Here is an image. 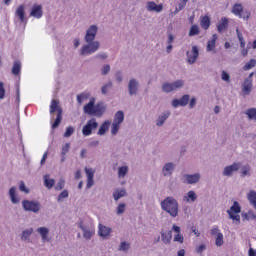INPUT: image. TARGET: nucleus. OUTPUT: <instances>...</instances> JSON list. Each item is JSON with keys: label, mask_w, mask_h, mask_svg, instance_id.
Masks as SVG:
<instances>
[{"label": "nucleus", "mask_w": 256, "mask_h": 256, "mask_svg": "<svg viewBox=\"0 0 256 256\" xmlns=\"http://www.w3.org/2000/svg\"><path fill=\"white\" fill-rule=\"evenodd\" d=\"M99 31V27L97 25H91L87 30L84 36V44L80 49V55L82 57H87V55H93V53H97L101 48V42L96 41L97 32Z\"/></svg>", "instance_id": "f257e3e1"}, {"label": "nucleus", "mask_w": 256, "mask_h": 256, "mask_svg": "<svg viewBox=\"0 0 256 256\" xmlns=\"http://www.w3.org/2000/svg\"><path fill=\"white\" fill-rule=\"evenodd\" d=\"M160 207L162 211H165L172 219L179 217V202L173 196H168L162 200Z\"/></svg>", "instance_id": "f03ea898"}, {"label": "nucleus", "mask_w": 256, "mask_h": 256, "mask_svg": "<svg viewBox=\"0 0 256 256\" xmlns=\"http://www.w3.org/2000/svg\"><path fill=\"white\" fill-rule=\"evenodd\" d=\"M57 111V117L52 124V129H57L59 125H61V121L63 120V109L59 106V100H52L50 105V113L53 115Z\"/></svg>", "instance_id": "7ed1b4c3"}, {"label": "nucleus", "mask_w": 256, "mask_h": 256, "mask_svg": "<svg viewBox=\"0 0 256 256\" xmlns=\"http://www.w3.org/2000/svg\"><path fill=\"white\" fill-rule=\"evenodd\" d=\"M183 87H185V81L183 80H176L172 83L165 82L162 84V91L163 93H171L177 91V89H183Z\"/></svg>", "instance_id": "20e7f679"}, {"label": "nucleus", "mask_w": 256, "mask_h": 256, "mask_svg": "<svg viewBox=\"0 0 256 256\" xmlns=\"http://www.w3.org/2000/svg\"><path fill=\"white\" fill-rule=\"evenodd\" d=\"M22 208L25 211H30L31 213H39V211H41V203L35 200H23Z\"/></svg>", "instance_id": "39448f33"}, {"label": "nucleus", "mask_w": 256, "mask_h": 256, "mask_svg": "<svg viewBox=\"0 0 256 256\" xmlns=\"http://www.w3.org/2000/svg\"><path fill=\"white\" fill-rule=\"evenodd\" d=\"M232 13L233 15H236V17H239V19H244V21H249L251 17V12L245 11V14L243 16V4L241 3H236L232 7Z\"/></svg>", "instance_id": "423d86ee"}, {"label": "nucleus", "mask_w": 256, "mask_h": 256, "mask_svg": "<svg viewBox=\"0 0 256 256\" xmlns=\"http://www.w3.org/2000/svg\"><path fill=\"white\" fill-rule=\"evenodd\" d=\"M99 127V123L97 122V119L92 118L87 121L86 125L82 128V134L84 137H89Z\"/></svg>", "instance_id": "0eeeda50"}, {"label": "nucleus", "mask_w": 256, "mask_h": 256, "mask_svg": "<svg viewBox=\"0 0 256 256\" xmlns=\"http://www.w3.org/2000/svg\"><path fill=\"white\" fill-rule=\"evenodd\" d=\"M201 181V174L195 173V174H184L182 176V183L186 185H196V183H199Z\"/></svg>", "instance_id": "6e6552de"}, {"label": "nucleus", "mask_w": 256, "mask_h": 256, "mask_svg": "<svg viewBox=\"0 0 256 256\" xmlns=\"http://www.w3.org/2000/svg\"><path fill=\"white\" fill-rule=\"evenodd\" d=\"M139 93V80L135 78H131L128 82V95L133 97V95H137Z\"/></svg>", "instance_id": "1a4fd4ad"}, {"label": "nucleus", "mask_w": 256, "mask_h": 256, "mask_svg": "<svg viewBox=\"0 0 256 256\" xmlns=\"http://www.w3.org/2000/svg\"><path fill=\"white\" fill-rule=\"evenodd\" d=\"M186 57H187V63H189V65H193L199 58V47L192 46V51L191 52L187 51Z\"/></svg>", "instance_id": "9d476101"}, {"label": "nucleus", "mask_w": 256, "mask_h": 256, "mask_svg": "<svg viewBox=\"0 0 256 256\" xmlns=\"http://www.w3.org/2000/svg\"><path fill=\"white\" fill-rule=\"evenodd\" d=\"M190 99L191 96L189 94H185L180 99H174L172 101V107H174V109H177V107H187Z\"/></svg>", "instance_id": "9b49d317"}, {"label": "nucleus", "mask_w": 256, "mask_h": 256, "mask_svg": "<svg viewBox=\"0 0 256 256\" xmlns=\"http://www.w3.org/2000/svg\"><path fill=\"white\" fill-rule=\"evenodd\" d=\"M79 227L83 233L84 239H86V241H91V238L93 235H95V228H88L87 226L83 225V222L79 223Z\"/></svg>", "instance_id": "f8f14e48"}, {"label": "nucleus", "mask_w": 256, "mask_h": 256, "mask_svg": "<svg viewBox=\"0 0 256 256\" xmlns=\"http://www.w3.org/2000/svg\"><path fill=\"white\" fill-rule=\"evenodd\" d=\"M30 17H34V19H41L43 17V6L41 4H33Z\"/></svg>", "instance_id": "ddd939ff"}, {"label": "nucleus", "mask_w": 256, "mask_h": 256, "mask_svg": "<svg viewBox=\"0 0 256 256\" xmlns=\"http://www.w3.org/2000/svg\"><path fill=\"white\" fill-rule=\"evenodd\" d=\"M241 164L240 163H233L230 166H226L222 172V175L224 177H231L233 176V173H235V171H237L238 169H240Z\"/></svg>", "instance_id": "4468645a"}, {"label": "nucleus", "mask_w": 256, "mask_h": 256, "mask_svg": "<svg viewBox=\"0 0 256 256\" xmlns=\"http://www.w3.org/2000/svg\"><path fill=\"white\" fill-rule=\"evenodd\" d=\"M105 111H107V106H105V103L99 102L96 105L94 104V117H103Z\"/></svg>", "instance_id": "2eb2a0df"}, {"label": "nucleus", "mask_w": 256, "mask_h": 256, "mask_svg": "<svg viewBox=\"0 0 256 256\" xmlns=\"http://www.w3.org/2000/svg\"><path fill=\"white\" fill-rule=\"evenodd\" d=\"M174 171H175V164L173 162H168L164 164L162 168V175L163 177H171Z\"/></svg>", "instance_id": "dca6fc26"}, {"label": "nucleus", "mask_w": 256, "mask_h": 256, "mask_svg": "<svg viewBox=\"0 0 256 256\" xmlns=\"http://www.w3.org/2000/svg\"><path fill=\"white\" fill-rule=\"evenodd\" d=\"M146 9L147 11L153 12L154 13H161V11H163V4H158L153 2V1H149L146 4Z\"/></svg>", "instance_id": "f3484780"}, {"label": "nucleus", "mask_w": 256, "mask_h": 256, "mask_svg": "<svg viewBox=\"0 0 256 256\" xmlns=\"http://www.w3.org/2000/svg\"><path fill=\"white\" fill-rule=\"evenodd\" d=\"M170 116H171L170 111L162 112L156 120V127H163V125H165V121H167V119H169Z\"/></svg>", "instance_id": "a211bd4d"}, {"label": "nucleus", "mask_w": 256, "mask_h": 256, "mask_svg": "<svg viewBox=\"0 0 256 256\" xmlns=\"http://www.w3.org/2000/svg\"><path fill=\"white\" fill-rule=\"evenodd\" d=\"M251 89H253V80L245 79L242 84V92L244 95H249L251 93Z\"/></svg>", "instance_id": "6ab92c4d"}, {"label": "nucleus", "mask_w": 256, "mask_h": 256, "mask_svg": "<svg viewBox=\"0 0 256 256\" xmlns=\"http://www.w3.org/2000/svg\"><path fill=\"white\" fill-rule=\"evenodd\" d=\"M9 197H10L11 203H13V205H18V203H21V199H19V197H17V188L11 187L9 189Z\"/></svg>", "instance_id": "aec40b11"}, {"label": "nucleus", "mask_w": 256, "mask_h": 256, "mask_svg": "<svg viewBox=\"0 0 256 256\" xmlns=\"http://www.w3.org/2000/svg\"><path fill=\"white\" fill-rule=\"evenodd\" d=\"M98 235L100 237H103L104 239H105V237H109V235H111V228H109L103 224H99Z\"/></svg>", "instance_id": "412c9836"}, {"label": "nucleus", "mask_w": 256, "mask_h": 256, "mask_svg": "<svg viewBox=\"0 0 256 256\" xmlns=\"http://www.w3.org/2000/svg\"><path fill=\"white\" fill-rule=\"evenodd\" d=\"M184 203H195L197 201V193L195 191L190 190L187 192L185 196H183Z\"/></svg>", "instance_id": "4be33fe9"}, {"label": "nucleus", "mask_w": 256, "mask_h": 256, "mask_svg": "<svg viewBox=\"0 0 256 256\" xmlns=\"http://www.w3.org/2000/svg\"><path fill=\"white\" fill-rule=\"evenodd\" d=\"M172 239H173V232L171 230L166 232H163V231L161 232V241L165 245H170Z\"/></svg>", "instance_id": "5701e85b"}, {"label": "nucleus", "mask_w": 256, "mask_h": 256, "mask_svg": "<svg viewBox=\"0 0 256 256\" xmlns=\"http://www.w3.org/2000/svg\"><path fill=\"white\" fill-rule=\"evenodd\" d=\"M215 43H217V34H213L212 39L207 42L206 51L208 53H211V51L217 53V51H215Z\"/></svg>", "instance_id": "b1692460"}, {"label": "nucleus", "mask_w": 256, "mask_h": 256, "mask_svg": "<svg viewBox=\"0 0 256 256\" xmlns=\"http://www.w3.org/2000/svg\"><path fill=\"white\" fill-rule=\"evenodd\" d=\"M123 197H127V190L125 188L116 189L113 192L114 201H119V199H123Z\"/></svg>", "instance_id": "393cba45"}, {"label": "nucleus", "mask_w": 256, "mask_h": 256, "mask_svg": "<svg viewBox=\"0 0 256 256\" xmlns=\"http://www.w3.org/2000/svg\"><path fill=\"white\" fill-rule=\"evenodd\" d=\"M94 110H95V99H92L89 101L88 104L84 106V113L87 115L94 116Z\"/></svg>", "instance_id": "a878e982"}, {"label": "nucleus", "mask_w": 256, "mask_h": 256, "mask_svg": "<svg viewBox=\"0 0 256 256\" xmlns=\"http://www.w3.org/2000/svg\"><path fill=\"white\" fill-rule=\"evenodd\" d=\"M229 27V20L225 17L221 18V22L217 24V31L218 33H223L225 29Z\"/></svg>", "instance_id": "bb28decb"}, {"label": "nucleus", "mask_w": 256, "mask_h": 256, "mask_svg": "<svg viewBox=\"0 0 256 256\" xmlns=\"http://www.w3.org/2000/svg\"><path fill=\"white\" fill-rule=\"evenodd\" d=\"M37 233H39L42 237V241H51L47 236L49 235V228L47 227H39L37 228Z\"/></svg>", "instance_id": "cd10ccee"}, {"label": "nucleus", "mask_w": 256, "mask_h": 256, "mask_svg": "<svg viewBox=\"0 0 256 256\" xmlns=\"http://www.w3.org/2000/svg\"><path fill=\"white\" fill-rule=\"evenodd\" d=\"M123 121H125V113H123V111L119 110L114 115L113 123H115L117 125H121V123H123Z\"/></svg>", "instance_id": "c85d7f7f"}, {"label": "nucleus", "mask_w": 256, "mask_h": 256, "mask_svg": "<svg viewBox=\"0 0 256 256\" xmlns=\"http://www.w3.org/2000/svg\"><path fill=\"white\" fill-rule=\"evenodd\" d=\"M240 212H241V205H239V202H237V201H234V203L230 207V209L227 210L228 215L239 214Z\"/></svg>", "instance_id": "c756f323"}, {"label": "nucleus", "mask_w": 256, "mask_h": 256, "mask_svg": "<svg viewBox=\"0 0 256 256\" xmlns=\"http://www.w3.org/2000/svg\"><path fill=\"white\" fill-rule=\"evenodd\" d=\"M200 26L202 27V29L207 31V29L211 27V18H209V16H203L200 21Z\"/></svg>", "instance_id": "7c9ffc66"}, {"label": "nucleus", "mask_w": 256, "mask_h": 256, "mask_svg": "<svg viewBox=\"0 0 256 256\" xmlns=\"http://www.w3.org/2000/svg\"><path fill=\"white\" fill-rule=\"evenodd\" d=\"M111 125V122H109V121H104L102 124H101V126H100V128H99V130H98V132H97V135H105L106 133H107V131H109V126Z\"/></svg>", "instance_id": "2f4dec72"}, {"label": "nucleus", "mask_w": 256, "mask_h": 256, "mask_svg": "<svg viewBox=\"0 0 256 256\" xmlns=\"http://www.w3.org/2000/svg\"><path fill=\"white\" fill-rule=\"evenodd\" d=\"M54 186L55 179H50L48 174L44 175V187L46 189H53Z\"/></svg>", "instance_id": "473e14b6"}, {"label": "nucleus", "mask_w": 256, "mask_h": 256, "mask_svg": "<svg viewBox=\"0 0 256 256\" xmlns=\"http://www.w3.org/2000/svg\"><path fill=\"white\" fill-rule=\"evenodd\" d=\"M12 75H21V61L17 60L14 61L13 66H12Z\"/></svg>", "instance_id": "72a5a7b5"}, {"label": "nucleus", "mask_w": 256, "mask_h": 256, "mask_svg": "<svg viewBox=\"0 0 256 256\" xmlns=\"http://www.w3.org/2000/svg\"><path fill=\"white\" fill-rule=\"evenodd\" d=\"M251 166L249 164L241 167L240 177H251Z\"/></svg>", "instance_id": "f704fd0d"}, {"label": "nucleus", "mask_w": 256, "mask_h": 256, "mask_svg": "<svg viewBox=\"0 0 256 256\" xmlns=\"http://www.w3.org/2000/svg\"><path fill=\"white\" fill-rule=\"evenodd\" d=\"M33 228H28L22 231L21 241H29L31 235H33Z\"/></svg>", "instance_id": "c9c22d12"}, {"label": "nucleus", "mask_w": 256, "mask_h": 256, "mask_svg": "<svg viewBox=\"0 0 256 256\" xmlns=\"http://www.w3.org/2000/svg\"><path fill=\"white\" fill-rule=\"evenodd\" d=\"M111 89H113L112 81H108L107 83L103 84V86L101 87L102 95H107V93H109V91H111Z\"/></svg>", "instance_id": "e433bc0d"}, {"label": "nucleus", "mask_w": 256, "mask_h": 256, "mask_svg": "<svg viewBox=\"0 0 256 256\" xmlns=\"http://www.w3.org/2000/svg\"><path fill=\"white\" fill-rule=\"evenodd\" d=\"M16 16L19 17L20 21H25V6L20 5L16 10Z\"/></svg>", "instance_id": "4c0bfd02"}, {"label": "nucleus", "mask_w": 256, "mask_h": 256, "mask_svg": "<svg viewBox=\"0 0 256 256\" xmlns=\"http://www.w3.org/2000/svg\"><path fill=\"white\" fill-rule=\"evenodd\" d=\"M246 115L250 121H256V108L247 109Z\"/></svg>", "instance_id": "58836bf2"}, {"label": "nucleus", "mask_w": 256, "mask_h": 256, "mask_svg": "<svg viewBox=\"0 0 256 256\" xmlns=\"http://www.w3.org/2000/svg\"><path fill=\"white\" fill-rule=\"evenodd\" d=\"M248 201L250 202V204H252V206L254 207V209H256V192L251 190L248 194Z\"/></svg>", "instance_id": "ea45409f"}, {"label": "nucleus", "mask_w": 256, "mask_h": 256, "mask_svg": "<svg viewBox=\"0 0 256 256\" xmlns=\"http://www.w3.org/2000/svg\"><path fill=\"white\" fill-rule=\"evenodd\" d=\"M199 33V26L197 24H194L190 28L189 37H195V35H199Z\"/></svg>", "instance_id": "a19ab883"}, {"label": "nucleus", "mask_w": 256, "mask_h": 256, "mask_svg": "<svg viewBox=\"0 0 256 256\" xmlns=\"http://www.w3.org/2000/svg\"><path fill=\"white\" fill-rule=\"evenodd\" d=\"M69 149H71V143H66L63 147H62V159L61 161H65V155H67V153H69Z\"/></svg>", "instance_id": "79ce46f5"}, {"label": "nucleus", "mask_w": 256, "mask_h": 256, "mask_svg": "<svg viewBox=\"0 0 256 256\" xmlns=\"http://www.w3.org/2000/svg\"><path fill=\"white\" fill-rule=\"evenodd\" d=\"M100 73L103 77H105L106 75H109V73H111V65L109 64H104L100 70Z\"/></svg>", "instance_id": "37998d69"}, {"label": "nucleus", "mask_w": 256, "mask_h": 256, "mask_svg": "<svg viewBox=\"0 0 256 256\" xmlns=\"http://www.w3.org/2000/svg\"><path fill=\"white\" fill-rule=\"evenodd\" d=\"M255 66H256V60L250 59V61L243 66V71H249L253 69V67Z\"/></svg>", "instance_id": "c03bdc74"}, {"label": "nucleus", "mask_w": 256, "mask_h": 256, "mask_svg": "<svg viewBox=\"0 0 256 256\" xmlns=\"http://www.w3.org/2000/svg\"><path fill=\"white\" fill-rule=\"evenodd\" d=\"M128 171H129V167H127V166L119 167L118 168V177H120V178L125 177V175H127Z\"/></svg>", "instance_id": "a18cd8bd"}, {"label": "nucleus", "mask_w": 256, "mask_h": 256, "mask_svg": "<svg viewBox=\"0 0 256 256\" xmlns=\"http://www.w3.org/2000/svg\"><path fill=\"white\" fill-rule=\"evenodd\" d=\"M130 248L131 244H129L128 242H121L118 251H123L124 253H127Z\"/></svg>", "instance_id": "49530a36"}, {"label": "nucleus", "mask_w": 256, "mask_h": 256, "mask_svg": "<svg viewBox=\"0 0 256 256\" xmlns=\"http://www.w3.org/2000/svg\"><path fill=\"white\" fill-rule=\"evenodd\" d=\"M69 197V191L63 190L57 197L58 203H61L63 199H67Z\"/></svg>", "instance_id": "de8ad7c7"}, {"label": "nucleus", "mask_w": 256, "mask_h": 256, "mask_svg": "<svg viewBox=\"0 0 256 256\" xmlns=\"http://www.w3.org/2000/svg\"><path fill=\"white\" fill-rule=\"evenodd\" d=\"M125 207H127L125 203H120L116 208V214L123 215V213H125Z\"/></svg>", "instance_id": "09e8293b"}, {"label": "nucleus", "mask_w": 256, "mask_h": 256, "mask_svg": "<svg viewBox=\"0 0 256 256\" xmlns=\"http://www.w3.org/2000/svg\"><path fill=\"white\" fill-rule=\"evenodd\" d=\"M221 79H222V81H225L226 83H231V76L225 70H223L221 72Z\"/></svg>", "instance_id": "8fccbe9b"}, {"label": "nucleus", "mask_w": 256, "mask_h": 256, "mask_svg": "<svg viewBox=\"0 0 256 256\" xmlns=\"http://www.w3.org/2000/svg\"><path fill=\"white\" fill-rule=\"evenodd\" d=\"M116 83H123V71L118 70L115 72Z\"/></svg>", "instance_id": "3c124183"}, {"label": "nucleus", "mask_w": 256, "mask_h": 256, "mask_svg": "<svg viewBox=\"0 0 256 256\" xmlns=\"http://www.w3.org/2000/svg\"><path fill=\"white\" fill-rule=\"evenodd\" d=\"M73 133H75V127L69 126V127L66 128V131L64 133V137H66V138L71 137V135H73Z\"/></svg>", "instance_id": "603ef678"}, {"label": "nucleus", "mask_w": 256, "mask_h": 256, "mask_svg": "<svg viewBox=\"0 0 256 256\" xmlns=\"http://www.w3.org/2000/svg\"><path fill=\"white\" fill-rule=\"evenodd\" d=\"M223 233H218V236L216 237V242H215V245L217 247H222L223 245Z\"/></svg>", "instance_id": "864d4df0"}, {"label": "nucleus", "mask_w": 256, "mask_h": 256, "mask_svg": "<svg viewBox=\"0 0 256 256\" xmlns=\"http://www.w3.org/2000/svg\"><path fill=\"white\" fill-rule=\"evenodd\" d=\"M64 187H65V180L64 179H60L58 181V183L56 184V186H55V190L56 191H62V189H64Z\"/></svg>", "instance_id": "5fc2aeb1"}, {"label": "nucleus", "mask_w": 256, "mask_h": 256, "mask_svg": "<svg viewBox=\"0 0 256 256\" xmlns=\"http://www.w3.org/2000/svg\"><path fill=\"white\" fill-rule=\"evenodd\" d=\"M229 215V219H232V221H236L237 225H239V223H241V216L239 214H228Z\"/></svg>", "instance_id": "6e6d98bb"}, {"label": "nucleus", "mask_w": 256, "mask_h": 256, "mask_svg": "<svg viewBox=\"0 0 256 256\" xmlns=\"http://www.w3.org/2000/svg\"><path fill=\"white\" fill-rule=\"evenodd\" d=\"M85 173L87 176V179H93L95 177V172L91 168H85Z\"/></svg>", "instance_id": "4d7b16f0"}, {"label": "nucleus", "mask_w": 256, "mask_h": 256, "mask_svg": "<svg viewBox=\"0 0 256 256\" xmlns=\"http://www.w3.org/2000/svg\"><path fill=\"white\" fill-rule=\"evenodd\" d=\"M119 125L120 124H115L114 122L112 123V128H111L112 135H117V133H119Z\"/></svg>", "instance_id": "13d9d810"}, {"label": "nucleus", "mask_w": 256, "mask_h": 256, "mask_svg": "<svg viewBox=\"0 0 256 256\" xmlns=\"http://www.w3.org/2000/svg\"><path fill=\"white\" fill-rule=\"evenodd\" d=\"M87 99V95L85 93H81L77 95V102L79 105H82L83 100Z\"/></svg>", "instance_id": "bf43d9fd"}, {"label": "nucleus", "mask_w": 256, "mask_h": 256, "mask_svg": "<svg viewBox=\"0 0 256 256\" xmlns=\"http://www.w3.org/2000/svg\"><path fill=\"white\" fill-rule=\"evenodd\" d=\"M19 189L22 193H29V188H27V186H25V182H23V181L20 182Z\"/></svg>", "instance_id": "052dcab7"}, {"label": "nucleus", "mask_w": 256, "mask_h": 256, "mask_svg": "<svg viewBox=\"0 0 256 256\" xmlns=\"http://www.w3.org/2000/svg\"><path fill=\"white\" fill-rule=\"evenodd\" d=\"M196 105H197V98L192 97L189 101V109H195Z\"/></svg>", "instance_id": "680f3d73"}, {"label": "nucleus", "mask_w": 256, "mask_h": 256, "mask_svg": "<svg viewBox=\"0 0 256 256\" xmlns=\"http://www.w3.org/2000/svg\"><path fill=\"white\" fill-rule=\"evenodd\" d=\"M189 2V0H182L179 4H178V6H177V8L180 10V11H183V9L185 8V7H187V3Z\"/></svg>", "instance_id": "e2e57ef3"}, {"label": "nucleus", "mask_w": 256, "mask_h": 256, "mask_svg": "<svg viewBox=\"0 0 256 256\" xmlns=\"http://www.w3.org/2000/svg\"><path fill=\"white\" fill-rule=\"evenodd\" d=\"M0 99H5V86L3 82H0Z\"/></svg>", "instance_id": "0e129e2a"}, {"label": "nucleus", "mask_w": 256, "mask_h": 256, "mask_svg": "<svg viewBox=\"0 0 256 256\" xmlns=\"http://www.w3.org/2000/svg\"><path fill=\"white\" fill-rule=\"evenodd\" d=\"M94 185H95V180H93V178H87V184H86L87 189H91V187H93Z\"/></svg>", "instance_id": "69168bd1"}, {"label": "nucleus", "mask_w": 256, "mask_h": 256, "mask_svg": "<svg viewBox=\"0 0 256 256\" xmlns=\"http://www.w3.org/2000/svg\"><path fill=\"white\" fill-rule=\"evenodd\" d=\"M174 241L177 242V243H183V241H184L183 235H181V234L175 235L174 236Z\"/></svg>", "instance_id": "338daca9"}, {"label": "nucleus", "mask_w": 256, "mask_h": 256, "mask_svg": "<svg viewBox=\"0 0 256 256\" xmlns=\"http://www.w3.org/2000/svg\"><path fill=\"white\" fill-rule=\"evenodd\" d=\"M207 249V246L205 244H202L196 248V253H203Z\"/></svg>", "instance_id": "774afa93"}]
</instances>
